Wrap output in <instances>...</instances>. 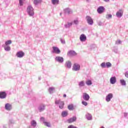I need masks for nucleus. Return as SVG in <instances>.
<instances>
[{"instance_id":"obj_1","label":"nucleus","mask_w":128,"mask_h":128,"mask_svg":"<svg viewBox=\"0 0 128 128\" xmlns=\"http://www.w3.org/2000/svg\"><path fill=\"white\" fill-rule=\"evenodd\" d=\"M26 12L30 16H34V10L30 5L28 6Z\"/></svg>"},{"instance_id":"obj_2","label":"nucleus","mask_w":128,"mask_h":128,"mask_svg":"<svg viewBox=\"0 0 128 128\" xmlns=\"http://www.w3.org/2000/svg\"><path fill=\"white\" fill-rule=\"evenodd\" d=\"M55 104L59 106V108H60V110H62L64 106V102L60 100H55Z\"/></svg>"},{"instance_id":"obj_3","label":"nucleus","mask_w":128,"mask_h":128,"mask_svg":"<svg viewBox=\"0 0 128 128\" xmlns=\"http://www.w3.org/2000/svg\"><path fill=\"white\" fill-rule=\"evenodd\" d=\"M86 18L88 24H90V26L94 24V20H92L90 16H86Z\"/></svg>"},{"instance_id":"obj_4","label":"nucleus","mask_w":128,"mask_h":128,"mask_svg":"<svg viewBox=\"0 0 128 128\" xmlns=\"http://www.w3.org/2000/svg\"><path fill=\"white\" fill-rule=\"evenodd\" d=\"M80 70V66L78 63H74L73 65L72 70L74 72H78Z\"/></svg>"},{"instance_id":"obj_5","label":"nucleus","mask_w":128,"mask_h":128,"mask_svg":"<svg viewBox=\"0 0 128 128\" xmlns=\"http://www.w3.org/2000/svg\"><path fill=\"white\" fill-rule=\"evenodd\" d=\"M114 98V94H112V93H110L108 94L106 98V102H110V100H112V98Z\"/></svg>"},{"instance_id":"obj_6","label":"nucleus","mask_w":128,"mask_h":128,"mask_svg":"<svg viewBox=\"0 0 128 128\" xmlns=\"http://www.w3.org/2000/svg\"><path fill=\"white\" fill-rule=\"evenodd\" d=\"M53 50L52 51V54H60V50L58 47L53 46L52 47Z\"/></svg>"},{"instance_id":"obj_7","label":"nucleus","mask_w":128,"mask_h":128,"mask_svg":"<svg viewBox=\"0 0 128 128\" xmlns=\"http://www.w3.org/2000/svg\"><path fill=\"white\" fill-rule=\"evenodd\" d=\"M44 110H46V105L44 104H42L38 106V110L40 112H44Z\"/></svg>"},{"instance_id":"obj_8","label":"nucleus","mask_w":128,"mask_h":128,"mask_svg":"<svg viewBox=\"0 0 128 128\" xmlns=\"http://www.w3.org/2000/svg\"><path fill=\"white\" fill-rule=\"evenodd\" d=\"M122 14H124V11H122V10H120L116 12V16H117V18H120L122 16Z\"/></svg>"},{"instance_id":"obj_9","label":"nucleus","mask_w":128,"mask_h":128,"mask_svg":"<svg viewBox=\"0 0 128 128\" xmlns=\"http://www.w3.org/2000/svg\"><path fill=\"white\" fill-rule=\"evenodd\" d=\"M64 13L65 14H72V10L70 8H66L64 9Z\"/></svg>"},{"instance_id":"obj_10","label":"nucleus","mask_w":128,"mask_h":128,"mask_svg":"<svg viewBox=\"0 0 128 128\" xmlns=\"http://www.w3.org/2000/svg\"><path fill=\"white\" fill-rule=\"evenodd\" d=\"M82 98L83 100H86V102H88V100H90V95L86 93H84L82 94Z\"/></svg>"},{"instance_id":"obj_11","label":"nucleus","mask_w":128,"mask_h":128,"mask_svg":"<svg viewBox=\"0 0 128 128\" xmlns=\"http://www.w3.org/2000/svg\"><path fill=\"white\" fill-rule=\"evenodd\" d=\"M104 7L102 6H99L97 9V12L98 14H102L104 12Z\"/></svg>"},{"instance_id":"obj_12","label":"nucleus","mask_w":128,"mask_h":128,"mask_svg":"<svg viewBox=\"0 0 128 128\" xmlns=\"http://www.w3.org/2000/svg\"><path fill=\"white\" fill-rule=\"evenodd\" d=\"M68 56H76V52L74 50H70L69 52H68Z\"/></svg>"},{"instance_id":"obj_13","label":"nucleus","mask_w":128,"mask_h":128,"mask_svg":"<svg viewBox=\"0 0 128 128\" xmlns=\"http://www.w3.org/2000/svg\"><path fill=\"white\" fill-rule=\"evenodd\" d=\"M5 110H12V104L7 103L5 104Z\"/></svg>"},{"instance_id":"obj_14","label":"nucleus","mask_w":128,"mask_h":128,"mask_svg":"<svg viewBox=\"0 0 128 128\" xmlns=\"http://www.w3.org/2000/svg\"><path fill=\"white\" fill-rule=\"evenodd\" d=\"M16 56L18 58H23L24 56V53L22 51H20L16 53Z\"/></svg>"},{"instance_id":"obj_15","label":"nucleus","mask_w":128,"mask_h":128,"mask_svg":"<svg viewBox=\"0 0 128 128\" xmlns=\"http://www.w3.org/2000/svg\"><path fill=\"white\" fill-rule=\"evenodd\" d=\"M6 98V93L4 92H0V98L4 100Z\"/></svg>"},{"instance_id":"obj_16","label":"nucleus","mask_w":128,"mask_h":128,"mask_svg":"<svg viewBox=\"0 0 128 128\" xmlns=\"http://www.w3.org/2000/svg\"><path fill=\"white\" fill-rule=\"evenodd\" d=\"M65 68H72V62L70 61H66L65 63Z\"/></svg>"},{"instance_id":"obj_17","label":"nucleus","mask_w":128,"mask_h":128,"mask_svg":"<svg viewBox=\"0 0 128 128\" xmlns=\"http://www.w3.org/2000/svg\"><path fill=\"white\" fill-rule=\"evenodd\" d=\"M80 42H86V36L84 34H82L80 36Z\"/></svg>"},{"instance_id":"obj_18","label":"nucleus","mask_w":128,"mask_h":128,"mask_svg":"<svg viewBox=\"0 0 128 128\" xmlns=\"http://www.w3.org/2000/svg\"><path fill=\"white\" fill-rule=\"evenodd\" d=\"M110 82L112 84H114L116 82V76H112L110 78Z\"/></svg>"},{"instance_id":"obj_19","label":"nucleus","mask_w":128,"mask_h":128,"mask_svg":"<svg viewBox=\"0 0 128 128\" xmlns=\"http://www.w3.org/2000/svg\"><path fill=\"white\" fill-rule=\"evenodd\" d=\"M76 116H74L72 118H70L68 120V122L72 124V122H76Z\"/></svg>"},{"instance_id":"obj_20","label":"nucleus","mask_w":128,"mask_h":128,"mask_svg":"<svg viewBox=\"0 0 128 128\" xmlns=\"http://www.w3.org/2000/svg\"><path fill=\"white\" fill-rule=\"evenodd\" d=\"M56 60L58 62L62 63L64 62V58L60 56H56L55 58Z\"/></svg>"},{"instance_id":"obj_21","label":"nucleus","mask_w":128,"mask_h":128,"mask_svg":"<svg viewBox=\"0 0 128 128\" xmlns=\"http://www.w3.org/2000/svg\"><path fill=\"white\" fill-rule=\"evenodd\" d=\"M86 118L88 120H92V116L90 113H87L86 114Z\"/></svg>"},{"instance_id":"obj_22","label":"nucleus","mask_w":128,"mask_h":128,"mask_svg":"<svg viewBox=\"0 0 128 128\" xmlns=\"http://www.w3.org/2000/svg\"><path fill=\"white\" fill-rule=\"evenodd\" d=\"M42 0H34V4L35 6H38V4H42Z\"/></svg>"},{"instance_id":"obj_23","label":"nucleus","mask_w":128,"mask_h":128,"mask_svg":"<svg viewBox=\"0 0 128 128\" xmlns=\"http://www.w3.org/2000/svg\"><path fill=\"white\" fill-rule=\"evenodd\" d=\"M68 113L67 111H63L62 112V116L63 118H66V116H68Z\"/></svg>"},{"instance_id":"obj_24","label":"nucleus","mask_w":128,"mask_h":128,"mask_svg":"<svg viewBox=\"0 0 128 128\" xmlns=\"http://www.w3.org/2000/svg\"><path fill=\"white\" fill-rule=\"evenodd\" d=\"M30 124L31 126H32L33 128H36V120H33L31 121Z\"/></svg>"},{"instance_id":"obj_25","label":"nucleus","mask_w":128,"mask_h":128,"mask_svg":"<svg viewBox=\"0 0 128 128\" xmlns=\"http://www.w3.org/2000/svg\"><path fill=\"white\" fill-rule=\"evenodd\" d=\"M72 26V22H68L67 24H64V27L66 28H70Z\"/></svg>"},{"instance_id":"obj_26","label":"nucleus","mask_w":128,"mask_h":128,"mask_svg":"<svg viewBox=\"0 0 128 128\" xmlns=\"http://www.w3.org/2000/svg\"><path fill=\"white\" fill-rule=\"evenodd\" d=\"M78 86H79L80 88H82V86H85L84 81L82 80V81L79 82Z\"/></svg>"},{"instance_id":"obj_27","label":"nucleus","mask_w":128,"mask_h":128,"mask_svg":"<svg viewBox=\"0 0 128 128\" xmlns=\"http://www.w3.org/2000/svg\"><path fill=\"white\" fill-rule=\"evenodd\" d=\"M4 50L6 52H10V46H4Z\"/></svg>"},{"instance_id":"obj_28","label":"nucleus","mask_w":128,"mask_h":128,"mask_svg":"<svg viewBox=\"0 0 128 128\" xmlns=\"http://www.w3.org/2000/svg\"><path fill=\"white\" fill-rule=\"evenodd\" d=\"M52 4H58V2H60V0H51Z\"/></svg>"},{"instance_id":"obj_29","label":"nucleus","mask_w":128,"mask_h":128,"mask_svg":"<svg viewBox=\"0 0 128 128\" xmlns=\"http://www.w3.org/2000/svg\"><path fill=\"white\" fill-rule=\"evenodd\" d=\"M54 87H50L48 89V92L50 94H52L54 92Z\"/></svg>"},{"instance_id":"obj_30","label":"nucleus","mask_w":128,"mask_h":128,"mask_svg":"<svg viewBox=\"0 0 128 128\" xmlns=\"http://www.w3.org/2000/svg\"><path fill=\"white\" fill-rule=\"evenodd\" d=\"M44 124L46 126H48V128H52V126L50 125V123L49 122H44Z\"/></svg>"},{"instance_id":"obj_31","label":"nucleus","mask_w":128,"mask_h":128,"mask_svg":"<svg viewBox=\"0 0 128 128\" xmlns=\"http://www.w3.org/2000/svg\"><path fill=\"white\" fill-rule=\"evenodd\" d=\"M68 110H74V105L72 104H69L68 106Z\"/></svg>"},{"instance_id":"obj_32","label":"nucleus","mask_w":128,"mask_h":128,"mask_svg":"<svg viewBox=\"0 0 128 128\" xmlns=\"http://www.w3.org/2000/svg\"><path fill=\"white\" fill-rule=\"evenodd\" d=\"M86 82L87 86H92V82L90 80H86Z\"/></svg>"},{"instance_id":"obj_33","label":"nucleus","mask_w":128,"mask_h":128,"mask_svg":"<svg viewBox=\"0 0 128 128\" xmlns=\"http://www.w3.org/2000/svg\"><path fill=\"white\" fill-rule=\"evenodd\" d=\"M120 82L122 86H126V80H120Z\"/></svg>"},{"instance_id":"obj_34","label":"nucleus","mask_w":128,"mask_h":128,"mask_svg":"<svg viewBox=\"0 0 128 128\" xmlns=\"http://www.w3.org/2000/svg\"><path fill=\"white\" fill-rule=\"evenodd\" d=\"M106 18L107 20H110V18H112V16L111 14H108L106 15Z\"/></svg>"},{"instance_id":"obj_35","label":"nucleus","mask_w":128,"mask_h":128,"mask_svg":"<svg viewBox=\"0 0 128 128\" xmlns=\"http://www.w3.org/2000/svg\"><path fill=\"white\" fill-rule=\"evenodd\" d=\"M12 44V41L10 40H7L5 42L6 46H8V44Z\"/></svg>"},{"instance_id":"obj_36","label":"nucleus","mask_w":128,"mask_h":128,"mask_svg":"<svg viewBox=\"0 0 128 128\" xmlns=\"http://www.w3.org/2000/svg\"><path fill=\"white\" fill-rule=\"evenodd\" d=\"M110 66H112V64L110 62H106V67L108 68H110Z\"/></svg>"},{"instance_id":"obj_37","label":"nucleus","mask_w":128,"mask_h":128,"mask_svg":"<svg viewBox=\"0 0 128 128\" xmlns=\"http://www.w3.org/2000/svg\"><path fill=\"white\" fill-rule=\"evenodd\" d=\"M100 66H102V68H106V62L102 63L100 64Z\"/></svg>"},{"instance_id":"obj_38","label":"nucleus","mask_w":128,"mask_h":128,"mask_svg":"<svg viewBox=\"0 0 128 128\" xmlns=\"http://www.w3.org/2000/svg\"><path fill=\"white\" fill-rule=\"evenodd\" d=\"M19 4L20 6H24V2H22V0H19Z\"/></svg>"},{"instance_id":"obj_39","label":"nucleus","mask_w":128,"mask_h":128,"mask_svg":"<svg viewBox=\"0 0 128 128\" xmlns=\"http://www.w3.org/2000/svg\"><path fill=\"white\" fill-rule=\"evenodd\" d=\"M60 40L62 44H66V40L64 39L60 38Z\"/></svg>"},{"instance_id":"obj_40","label":"nucleus","mask_w":128,"mask_h":128,"mask_svg":"<svg viewBox=\"0 0 128 128\" xmlns=\"http://www.w3.org/2000/svg\"><path fill=\"white\" fill-rule=\"evenodd\" d=\"M116 44H122V40H118L116 42Z\"/></svg>"},{"instance_id":"obj_41","label":"nucleus","mask_w":128,"mask_h":128,"mask_svg":"<svg viewBox=\"0 0 128 128\" xmlns=\"http://www.w3.org/2000/svg\"><path fill=\"white\" fill-rule=\"evenodd\" d=\"M40 120L41 122H43L44 124V122H46L44 118V117H41V118H40Z\"/></svg>"},{"instance_id":"obj_42","label":"nucleus","mask_w":128,"mask_h":128,"mask_svg":"<svg viewBox=\"0 0 128 128\" xmlns=\"http://www.w3.org/2000/svg\"><path fill=\"white\" fill-rule=\"evenodd\" d=\"M82 104H83L84 106H88V102H86L82 101Z\"/></svg>"},{"instance_id":"obj_43","label":"nucleus","mask_w":128,"mask_h":128,"mask_svg":"<svg viewBox=\"0 0 128 128\" xmlns=\"http://www.w3.org/2000/svg\"><path fill=\"white\" fill-rule=\"evenodd\" d=\"M74 24H78V20H74Z\"/></svg>"},{"instance_id":"obj_44","label":"nucleus","mask_w":128,"mask_h":128,"mask_svg":"<svg viewBox=\"0 0 128 128\" xmlns=\"http://www.w3.org/2000/svg\"><path fill=\"white\" fill-rule=\"evenodd\" d=\"M98 25L100 26H104V24H102V22H98Z\"/></svg>"},{"instance_id":"obj_45","label":"nucleus","mask_w":128,"mask_h":128,"mask_svg":"<svg viewBox=\"0 0 128 128\" xmlns=\"http://www.w3.org/2000/svg\"><path fill=\"white\" fill-rule=\"evenodd\" d=\"M74 125H70L68 126V128H74Z\"/></svg>"},{"instance_id":"obj_46","label":"nucleus","mask_w":128,"mask_h":128,"mask_svg":"<svg viewBox=\"0 0 128 128\" xmlns=\"http://www.w3.org/2000/svg\"><path fill=\"white\" fill-rule=\"evenodd\" d=\"M124 74L126 78H128V71L126 72Z\"/></svg>"},{"instance_id":"obj_47","label":"nucleus","mask_w":128,"mask_h":128,"mask_svg":"<svg viewBox=\"0 0 128 128\" xmlns=\"http://www.w3.org/2000/svg\"><path fill=\"white\" fill-rule=\"evenodd\" d=\"M124 118H126L128 116V113H124Z\"/></svg>"},{"instance_id":"obj_48","label":"nucleus","mask_w":128,"mask_h":128,"mask_svg":"<svg viewBox=\"0 0 128 128\" xmlns=\"http://www.w3.org/2000/svg\"><path fill=\"white\" fill-rule=\"evenodd\" d=\"M103 0L106 2H110V0Z\"/></svg>"},{"instance_id":"obj_49","label":"nucleus","mask_w":128,"mask_h":128,"mask_svg":"<svg viewBox=\"0 0 128 128\" xmlns=\"http://www.w3.org/2000/svg\"><path fill=\"white\" fill-rule=\"evenodd\" d=\"M64 98H66V94H64Z\"/></svg>"},{"instance_id":"obj_50","label":"nucleus","mask_w":128,"mask_h":128,"mask_svg":"<svg viewBox=\"0 0 128 128\" xmlns=\"http://www.w3.org/2000/svg\"><path fill=\"white\" fill-rule=\"evenodd\" d=\"M40 79H41V78H40V77H39V78H38L39 80H40Z\"/></svg>"},{"instance_id":"obj_51","label":"nucleus","mask_w":128,"mask_h":128,"mask_svg":"<svg viewBox=\"0 0 128 128\" xmlns=\"http://www.w3.org/2000/svg\"><path fill=\"white\" fill-rule=\"evenodd\" d=\"M74 128H78V127L76 126H74Z\"/></svg>"},{"instance_id":"obj_52","label":"nucleus","mask_w":128,"mask_h":128,"mask_svg":"<svg viewBox=\"0 0 128 128\" xmlns=\"http://www.w3.org/2000/svg\"><path fill=\"white\" fill-rule=\"evenodd\" d=\"M62 15V13H60V16H61Z\"/></svg>"},{"instance_id":"obj_53","label":"nucleus","mask_w":128,"mask_h":128,"mask_svg":"<svg viewBox=\"0 0 128 128\" xmlns=\"http://www.w3.org/2000/svg\"><path fill=\"white\" fill-rule=\"evenodd\" d=\"M86 0V2H88V0Z\"/></svg>"},{"instance_id":"obj_54","label":"nucleus","mask_w":128,"mask_h":128,"mask_svg":"<svg viewBox=\"0 0 128 128\" xmlns=\"http://www.w3.org/2000/svg\"><path fill=\"white\" fill-rule=\"evenodd\" d=\"M29 128H31L30 126Z\"/></svg>"}]
</instances>
